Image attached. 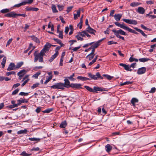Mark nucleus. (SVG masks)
<instances>
[{"label":"nucleus","mask_w":156,"mask_h":156,"mask_svg":"<svg viewBox=\"0 0 156 156\" xmlns=\"http://www.w3.org/2000/svg\"><path fill=\"white\" fill-rule=\"evenodd\" d=\"M115 24L117 26L124 30H128L130 32L134 33L136 34H138V33L137 32H136L134 30H133L132 29L126 26L123 23L121 24L118 22H115Z\"/></svg>","instance_id":"f257e3e1"},{"label":"nucleus","mask_w":156,"mask_h":156,"mask_svg":"<svg viewBox=\"0 0 156 156\" xmlns=\"http://www.w3.org/2000/svg\"><path fill=\"white\" fill-rule=\"evenodd\" d=\"M112 31L114 33V34L116 36V37L118 38L122 39L124 41L125 39L123 37L120 36L119 34H121L123 35H126V34L125 32L122 30L120 29L119 30H116L115 29H113L112 30Z\"/></svg>","instance_id":"f03ea898"},{"label":"nucleus","mask_w":156,"mask_h":156,"mask_svg":"<svg viewBox=\"0 0 156 156\" xmlns=\"http://www.w3.org/2000/svg\"><path fill=\"white\" fill-rule=\"evenodd\" d=\"M37 51H36L34 53V62H36L38 60L39 62H43V56L39 53L37 54Z\"/></svg>","instance_id":"7ed1b4c3"},{"label":"nucleus","mask_w":156,"mask_h":156,"mask_svg":"<svg viewBox=\"0 0 156 156\" xmlns=\"http://www.w3.org/2000/svg\"><path fill=\"white\" fill-rule=\"evenodd\" d=\"M136 64V63H132L129 66V65H127L124 63H120L119 64V66L123 67L127 71H131L132 70V69H130V68L131 67L133 68H134Z\"/></svg>","instance_id":"20e7f679"},{"label":"nucleus","mask_w":156,"mask_h":156,"mask_svg":"<svg viewBox=\"0 0 156 156\" xmlns=\"http://www.w3.org/2000/svg\"><path fill=\"white\" fill-rule=\"evenodd\" d=\"M88 76L91 79L96 80L98 78H100L101 79H103V78L101 76L99 72L97 73L95 75H94L90 73H88Z\"/></svg>","instance_id":"39448f33"},{"label":"nucleus","mask_w":156,"mask_h":156,"mask_svg":"<svg viewBox=\"0 0 156 156\" xmlns=\"http://www.w3.org/2000/svg\"><path fill=\"white\" fill-rule=\"evenodd\" d=\"M51 88L54 89H60L63 90L65 89L64 86L63 85V83H57L51 86Z\"/></svg>","instance_id":"423d86ee"},{"label":"nucleus","mask_w":156,"mask_h":156,"mask_svg":"<svg viewBox=\"0 0 156 156\" xmlns=\"http://www.w3.org/2000/svg\"><path fill=\"white\" fill-rule=\"evenodd\" d=\"M122 20L125 22L130 24L136 25L137 24V22L135 20L123 19Z\"/></svg>","instance_id":"0eeeda50"},{"label":"nucleus","mask_w":156,"mask_h":156,"mask_svg":"<svg viewBox=\"0 0 156 156\" xmlns=\"http://www.w3.org/2000/svg\"><path fill=\"white\" fill-rule=\"evenodd\" d=\"M82 84L80 83H71L70 84V87L73 88L79 89L80 88H82Z\"/></svg>","instance_id":"6e6552de"},{"label":"nucleus","mask_w":156,"mask_h":156,"mask_svg":"<svg viewBox=\"0 0 156 156\" xmlns=\"http://www.w3.org/2000/svg\"><path fill=\"white\" fill-rule=\"evenodd\" d=\"M64 83H63L64 87L69 88L70 87V84L69 81L66 78L64 80Z\"/></svg>","instance_id":"1a4fd4ad"},{"label":"nucleus","mask_w":156,"mask_h":156,"mask_svg":"<svg viewBox=\"0 0 156 156\" xmlns=\"http://www.w3.org/2000/svg\"><path fill=\"white\" fill-rule=\"evenodd\" d=\"M5 16L8 17L15 18L16 16V13L14 12H11L5 15Z\"/></svg>","instance_id":"9d476101"},{"label":"nucleus","mask_w":156,"mask_h":156,"mask_svg":"<svg viewBox=\"0 0 156 156\" xmlns=\"http://www.w3.org/2000/svg\"><path fill=\"white\" fill-rule=\"evenodd\" d=\"M104 38L100 40H99L97 41L96 43H94V44H93L92 45H91V46L92 48L95 49L97 48L100 45V43L104 39Z\"/></svg>","instance_id":"9b49d317"},{"label":"nucleus","mask_w":156,"mask_h":156,"mask_svg":"<svg viewBox=\"0 0 156 156\" xmlns=\"http://www.w3.org/2000/svg\"><path fill=\"white\" fill-rule=\"evenodd\" d=\"M85 30L86 32H88L90 34H94V35H95L94 32H96V30L92 28L90 26H89V27L87 28Z\"/></svg>","instance_id":"f8f14e48"},{"label":"nucleus","mask_w":156,"mask_h":156,"mask_svg":"<svg viewBox=\"0 0 156 156\" xmlns=\"http://www.w3.org/2000/svg\"><path fill=\"white\" fill-rule=\"evenodd\" d=\"M146 71V68L145 67H142L139 68L137 71V73L139 75L144 73Z\"/></svg>","instance_id":"ddd939ff"},{"label":"nucleus","mask_w":156,"mask_h":156,"mask_svg":"<svg viewBox=\"0 0 156 156\" xmlns=\"http://www.w3.org/2000/svg\"><path fill=\"white\" fill-rule=\"evenodd\" d=\"M136 11L140 14H143L145 12V10L143 7H139L136 10Z\"/></svg>","instance_id":"4468645a"},{"label":"nucleus","mask_w":156,"mask_h":156,"mask_svg":"<svg viewBox=\"0 0 156 156\" xmlns=\"http://www.w3.org/2000/svg\"><path fill=\"white\" fill-rule=\"evenodd\" d=\"M97 91H105L104 88H102L99 87H94V93H97Z\"/></svg>","instance_id":"2eb2a0df"},{"label":"nucleus","mask_w":156,"mask_h":156,"mask_svg":"<svg viewBox=\"0 0 156 156\" xmlns=\"http://www.w3.org/2000/svg\"><path fill=\"white\" fill-rule=\"evenodd\" d=\"M13 69H16L15 64L14 63H11L9 65L7 70L8 71H10Z\"/></svg>","instance_id":"dca6fc26"},{"label":"nucleus","mask_w":156,"mask_h":156,"mask_svg":"<svg viewBox=\"0 0 156 156\" xmlns=\"http://www.w3.org/2000/svg\"><path fill=\"white\" fill-rule=\"evenodd\" d=\"M139 102V100L136 98H133L131 100V103L133 106H135V103Z\"/></svg>","instance_id":"f3484780"},{"label":"nucleus","mask_w":156,"mask_h":156,"mask_svg":"<svg viewBox=\"0 0 156 156\" xmlns=\"http://www.w3.org/2000/svg\"><path fill=\"white\" fill-rule=\"evenodd\" d=\"M122 16V14H115L114 15V17L116 20L119 21L120 20Z\"/></svg>","instance_id":"a211bd4d"},{"label":"nucleus","mask_w":156,"mask_h":156,"mask_svg":"<svg viewBox=\"0 0 156 156\" xmlns=\"http://www.w3.org/2000/svg\"><path fill=\"white\" fill-rule=\"evenodd\" d=\"M80 9H79L77 11V14H74V18L75 20H76L78 17L80 16Z\"/></svg>","instance_id":"6ab92c4d"},{"label":"nucleus","mask_w":156,"mask_h":156,"mask_svg":"<svg viewBox=\"0 0 156 156\" xmlns=\"http://www.w3.org/2000/svg\"><path fill=\"white\" fill-rule=\"evenodd\" d=\"M136 31H138V32H140V33H141L143 36L144 37H147V35L144 32L141 30L138 29V28L137 27H134V28Z\"/></svg>","instance_id":"aec40b11"},{"label":"nucleus","mask_w":156,"mask_h":156,"mask_svg":"<svg viewBox=\"0 0 156 156\" xmlns=\"http://www.w3.org/2000/svg\"><path fill=\"white\" fill-rule=\"evenodd\" d=\"M136 31H138V32H140V33H141L143 36L144 37H147V35L144 32L141 30L138 29V28L137 27H134V28Z\"/></svg>","instance_id":"412c9836"},{"label":"nucleus","mask_w":156,"mask_h":156,"mask_svg":"<svg viewBox=\"0 0 156 156\" xmlns=\"http://www.w3.org/2000/svg\"><path fill=\"white\" fill-rule=\"evenodd\" d=\"M136 31H138V32H140V33H141L143 36L144 37H147V35L144 32L141 30L138 29V28L137 27H134V28Z\"/></svg>","instance_id":"4be33fe9"},{"label":"nucleus","mask_w":156,"mask_h":156,"mask_svg":"<svg viewBox=\"0 0 156 156\" xmlns=\"http://www.w3.org/2000/svg\"><path fill=\"white\" fill-rule=\"evenodd\" d=\"M58 54V52H56L54 55H52L50 59L49 60L50 62H52L54 59L56 58Z\"/></svg>","instance_id":"5701e85b"},{"label":"nucleus","mask_w":156,"mask_h":156,"mask_svg":"<svg viewBox=\"0 0 156 156\" xmlns=\"http://www.w3.org/2000/svg\"><path fill=\"white\" fill-rule=\"evenodd\" d=\"M26 73V70L23 69L19 72L17 73V75L20 77H22Z\"/></svg>","instance_id":"b1692460"},{"label":"nucleus","mask_w":156,"mask_h":156,"mask_svg":"<svg viewBox=\"0 0 156 156\" xmlns=\"http://www.w3.org/2000/svg\"><path fill=\"white\" fill-rule=\"evenodd\" d=\"M77 78L78 80H80L83 81H86L87 80H90L89 78L80 76H78Z\"/></svg>","instance_id":"393cba45"},{"label":"nucleus","mask_w":156,"mask_h":156,"mask_svg":"<svg viewBox=\"0 0 156 156\" xmlns=\"http://www.w3.org/2000/svg\"><path fill=\"white\" fill-rule=\"evenodd\" d=\"M30 37L35 42L37 43H40V41L39 40V39L37 37H35L34 36H30Z\"/></svg>","instance_id":"a878e982"},{"label":"nucleus","mask_w":156,"mask_h":156,"mask_svg":"<svg viewBox=\"0 0 156 156\" xmlns=\"http://www.w3.org/2000/svg\"><path fill=\"white\" fill-rule=\"evenodd\" d=\"M28 139L33 141H35V143H37L38 142H39L40 140V139L39 138H29Z\"/></svg>","instance_id":"bb28decb"},{"label":"nucleus","mask_w":156,"mask_h":156,"mask_svg":"<svg viewBox=\"0 0 156 156\" xmlns=\"http://www.w3.org/2000/svg\"><path fill=\"white\" fill-rule=\"evenodd\" d=\"M67 125V123L66 121L62 122L60 124L59 126L60 128H65Z\"/></svg>","instance_id":"cd10ccee"},{"label":"nucleus","mask_w":156,"mask_h":156,"mask_svg":"<svg viewBox=\"0 0 156 156\" xmlns=\"http://www.w3.org/2000/svg\"><path fill=\"white\" fill-rule=\"evenodd\" d=\"M51 46V45L49 43H47L44 46L43 48L47 51L50 48Z\"/></svg>","instance_id":"c85d7f7f"},{"label":"nucleus","mask_w":156,"mask_h":156,"mask_svg":"<svg viewBox=\"0 0 156 156\" xmlns=\"http://www.w3.org/2000/svg\"><path fill=\"white\" fill-rule=\"evenodd\" d=\"M105 147L106 148V151L108 152H109L111 150H112V146L109 144H108L105 146Z\"/></svg>","instance_id":"c756f323"},{"label":"nucleus","mask_w":156,"mask_h":156,"mask_svg":"<svg viewBox=\"0 0 156 156\" xmlns=\"http://www.w3.org/2000/svg\"><path fill=\"white\" fill-rule=\"evenodd\" d=\"M6 57H4L3 58L2 61L1 62V65L2 66V67L4 68L5 67V64L6 62Z\"/></svg>","instance_id":"7c9ffc66"},{"label":"nucleus","mask_w":156,"mask_h":156,"mask_svg":"<svg viewBox=\"0 0 156 156\" xmlns=\"http://www.w3.org/2000/svg\"><path fill=\"white\" fill-rule=\"evenodd\" d=\"M23 62H22L17 63L15 66V69H19L23 65Z\"/></svg>","instance_id":"2f4dec72"},{"label":"nucleus","mask_w":156,"mask_h":156,"mask_svg":"<svg viewBox=\"0 0 156 156\" xmlns=\"http://www.w3.org/2000/svg\"><path fill=\"white\" fill-rule=\"evenodd\" d=\"M54 40L58 44H59L61 46H64V44H63V43H62L61 41L58 39H56V38H54Z\"/></svg>","instance_id":"473e14b6"},{"label":"nucleus","mask_w":156,"mask_h":156,"mask_svg":"<svg viewBox=\"0 0 156 156\" xmlns=\"http://www.w3.org/2000/svg\"><path fill=\"white\" fill-rule=\"evenodd\" d=\"M27 129H25L24 130H21L17 132L18 134H20L22 133L26 134L27 133Z\"/></svg>","instance_id":"72a5a7b5"},{"label":"nucleus","mask_w":156,"mask_h":156,"mask_svg":"<svg viewBox=\"0 0 156 156\" xmlns=\"http://www.w3.org/2000/svg\"><path fill=\"white\" fill-rule=\"evenodd\" d=\"M133 83V82H131V81H126L124 83H121L120 84V85L121 86H123L125 85H129L131 84L132 83Z\"/></svg>","instance_id":"f704fd0d"},{"label":"nucleus","mask_w":156,"mask_h":156,"mask_svg":"<svg viewBox=\"0 0 156 156\" xmlns=\"http://www.w3.org/2000/svg\"><path fill=\"white\" fill-rule=\"evenodd\" d=\"M150 60V59L148 58H140L139 59V60L140 61V62H147Z\"/></svg>","instance_id":"c9c22d12"},{"label":"nucleus","mask_w":156,"mask_h":156,"mask_svg":"<svg viewBox=\"0 0 156 156\" xmlns=\"http://www.w3.org/2000/svg\"><path fill=\"white\" fill-rule=\"evenodd\" d=\"M51 9L52 12L54 13H57L58 12V10H57L55 6V5H53L52 6Z\"/></svg>","instance_id":"e433bc0d"},{"label":"nucleus","mask_w":156,"mask_h":156,"mask_svg":"<svg viewBox=\"0 0 156 156\" xmlns=\"http://www.w3.org/2000/svg\"><path fill=\"white\" fill-rule=\"evenodd\" d=\"M17 103L16 105H17V107L19 105H20L21 103H24V100L22 99V100H17Z\"/></svg>","instance_id":"4c0bfd02"},{"label":"nucleus","mask_w":156,"mask_h":156,"mask_svg":"<svg viewBox=\"0 0 156 156\" xmlns=\"http://www.w3.org/2000/svg\"><path fill=\"white\" fill-rule=\"evenodd\" d=\"M84 87L89 91L94 93V89H93L87 86H85Z\"/></svg>","instance_id":"58836bf2"},{"label":"nucleus","mask_w":156,"mask_h":156,"mask_svg":"<svg viewBox=\"0 0 156 156\" xmlns=\"http://www.w3.org/2000/svg\"><path fill=\"white\" fill-rule=\"evenodd\" d=\"M53 108H48L45 110L43 111L42 112L43 113H49L53 111Z\"/></svg>","instance_id":"ea45409f"},{"label":"nucleus","mask_w":156,"mask_h":156,"mask_svg":"<svg viewBox=\"0 0 156 156\" xmlns=\"http://www.w3.org/2000/svg\"><path fill=\"white\" fill-rule=\"evenodd\" d=\"M95 55H90V54H89L86 57V58H88L89 59V61L91 60H92L94 57Z\"/></svg>","instance_id":"a19ab883"},{"label":"nucleus","mask_w":156,"mask_h":156,"mask_svg":"<svg viewBox=\"0 0 156 156\" xmlns=\"http://www.w3.org/2000/svg\"><path fill=\"white\" fill-rule=\"evenodd\" d=\"M31 155V154H28L25 151L22 152L20 154V155L23 156H29Z\"/></svg>","instance_id":"79ce46f5"},{"label":"nucleus","mask_w":156,"mask_h":156,"mask_svg":"<svg viewBox=\"0 0 156 156\" xmlns=\"http://www.w3.org/2000/svg\"><path fill=\"white\" fill-rule=\"evenodd\" d=\"M33 1V0H28L26 1L23 2L24 5L28 4H31Z\"/></svg>","instance_id":"37998d69"},{"label":"nucleus","mask_w":156,"mask_h":156,"mask_svg":"<svg viewBox=\"0 0 156 156\" xmlns=\"http://www.w3.org/2000/svg\"><path fill=\"white\" fill-rule=\"evenodd\" d=\"M9 9H5L1 10L0 12L2 13H4L7 12H9Z\"/></svg>","instance_id":"c03bdc74"},{"label":"nucleus","mask_w":156,"mask_h":156,"mask_svg":"<svg viewBox=\"0 0 156 156\" xmlns=\"http://www.w3.org/2000/svg\"><path fill=\"white\" fill-rule=\"evenodd\" d=\"M140 4L138 2H133L131 3L130 5L132 7H135L139 5Z\"/></svg>","instance_id":"a18cd8bd"},{"label":"nucleus","mask_w":156,"mask_h":156,"mask_svg":"<svg viewBox=\"0 0 156 156\" xmlns=\"http://www.w3.org/2000/svg\"><path fill=\"white\" fill-rule=\"evenodd\" d=\"M86 30H84V31H83L82 32L79 33L78 34L82 36L83 37H84L86 35Z\"/></svg>","instance_id":"49530a36"},{"label":"nucleus","mask_w":156,"mask_h":156,"mask_svg":"<svg viewBox=\"0 0 156 156\" xmlns=\"http://www.w3.org/2000/svg\"><path fill=\"white\" fill-rule=\"evenodd\" d=\"M103 76L106 77L107 79L109 80H110L113 78V77L106 74H103Z\"/></svg>","instance_id":"de8ad7c7"},{"label":"nucleus","mask_w":156,"mask_h":156,"mask_svg":"<svg viewBox=\"0 0 156 156\" xmlns=\"http://www.w3.org/2000/svg\"><path fill=\"white\" fill-rule=\"evenodd\" d=\"M41 72H38L36 73L33 76V77L36 79L37 78L38 76L40 75Z\"/></svg>","instance_id":"09e8293b"},{"label":"nucleus","mask_w":156,"mask_h":156,"mask_svg":"<svg viewBox=\"0 0 156 156\" xmlns=\"http://www.w3.org/2000/svg\"><path fill=\"white\" fill-rule=\"evenodd\" d=\"M52 76H50L46 80L45 82L44 83V84H47L52 79Z\"/></svg>","instance_id":"8fccbe9b"},{"label":"nucleus","mask_w":156,"mask_h":156,"mask_svg":"<svg viewBox=\"0 0 156 156\" xmlns=\"http://www.w3.org/2000/svg\"><path fill=\"white\" fill-rule=\"evenodd\" d=\"M47 51L46 50H44L43 48V49L39 53L44 56Z\"/></svg>","instance_id":"3c124183"},{"label":"nucleus","mask_w":156,"mask_h":156,"mask_svg":"<svg viewBox=\"0 0 156 156\" xmlns=\"http://www.w3.org/2000/svg\"><path fill=\"white\" fill-rule=\"evenodd\" d=\"M57 7L58 8L59 10V11H61L63 9L64 6L63 5H57Z\"/></svg>","instance_id":"603ef678"},{"label":"nucleus","mask_w":156,"mask_h":156,"mask_svg":"<svg viewBox=\"0 0 156 156\" xmlns=\"http://www.w3.org/2000/svg\"><path fill=\"white\" fill-rule=\"evenodd\" d=\"M39 85V83H36L34 84L31 87V88L33 89L34 88L37 87Z\"/></svg>","instance_id":"864d4df0"},{"label":"nucleus","mask_w":156,"mask_h":156,"mask_svg":"<svg viewBox=\"0 0 156 156\" xmlns=\"http://www.w3.org/2000/svg\"><path fill=\"white\" fill-rule=\"evenodd\" d=\"M16 73L14 71H11L9 72H7L6 73V76H8L11 74L15 75Z\"/></svg>","instance_id":"5fc2aeb1"},{"label":"nucleus","mask_w":156,"mask_h":156,"mask_svg":"<svg viewBox=\"0 0 156 156\" xmlns=\"http://www.w3.org/2000/svg\"><path fill=\"white\" fill-rule=\"evenodd\" d=\"M94 42H92L90 43L86 44L84 45L83 46V47L84 48L87 47L90 45H92L93 44H94Z\"/></svg>","instance_id":"6e6d98bb"},{"label":"nucleus","mask_w":156,"mask_h":156,"mask_svg":"<svg viewBox=\"0 0 156 156\" xmlns=\"http://www.w3.org/2000/svg\"><path fill=\"white\" fill-rule=\"evenodd\" d=\"M76 37L77 38L78 40L82 41L83 40V39L80 36L79 34L78 35H76Z\"/></svg>","instance_id":"4d7b16f0"},{"label":"nucleus","mask_w":156,"mask_h":156,"mask_svg":"<svg viewBox=\"0 0 156 156\" xmlns=\"http://www.w3.org/2000/svg\"><path fill=\"white\" fill-rule=\"evenodd\" d=\"M24 5L23 2L20 3H19L18 4H16L14 5V7H19L22 5Z\"/></svg>","instance_id":"13d9d810"},{"label":"nucleus","mask_w":156,"mask_h":156,"mask_svg":"<svg viewBox=\"0 0 156 156\" xmlns=\"http://www.w3.org/2000/svg\"><path fill=\"white\" fill-rule=\"evenodd\" d=\"M156 90V88L154 87H153L151 88V90L149 91V92L150 93H153L155 92Z\"/></svg>","instance_id":"bf43d9fd"},{"label":"nucleus","mask_w":156,"mask_h":156,"mask_svg":"<svg viewBox=\"0 0 156 156\" xmlns=\"http://www.w3.org/2000/svg\"><path fill=\"white\" fill-rule=\"evenodd\" d=\"M73 8V6L68 7L67 8L66 11H67V13H69V12Z\"/></svg>","instance_id":"052dcab7"},{"label":"nucleus","mask_w":156,"mask_h":156,"mask_svg":"<svg viewBox=\"0 0 156 156\" xmlns=\"http://www.w3.org/2000/svg\"><path fill=\"white\" fill-rule=\"evenodd\" d=\"M108 45H110L112 44H116L117 43L116 42L113 41H109L107 43Z\"/></svg>","instance_id":"680f3d73"},{"label":"nucleus","mask_w":156,"mask_h":156,"mask_svg":"<svg viewBox=\"0 0 156 156\" xmlns=\"http://www.w3.org/2000/svg\"><path fill=\"white\" fill-rule=\"evenodd\" d=\"M62 31H61L59 33L58 37L61 39L63 38Z\"/></svg>","instance_id":"e2e57ef3"},{"label":"nucleus","mask_w":156,"mask_h":156,"mask_svg":"<svg viewBox=\"0 0 156 156\" xmlns=\"http://www.w3.org/2000/svg\"><path fill=\"white\" fill-rule=\"evenodd\" d=\"M17 105H9L7 106V108H12L15 107H17Z\"/></svg>","instance_id":"0e129e2a"},{"label":"nucleus","mask_w":156,"mask_h":156,"mask_svg":"<svg viewBox=\"0 0 156 156\" xmlns=\"http://www.w3.org/2000/svg\"><path fill=\"white\" fill-rule=\"evenodd\" d=\"M41 108H42L40 107H37L36 109L35 112L37 113H39L41 110Z\"/></svg>","instance_id":"69168bd1"},{"label":"nucleus","mask_w":156,"mask_h":156,"mask_svg":"<svg viewBox=\"0 0 156 156\" xmlns=\"http://www.w3.org/2000/svg\"><path fill=\"white\" fill-rule=\"evenodd\" d=\"M29 94V93H25L24 92H20L19 94V95H25L27 96Z\"/></svg>","instance_id":"338daca9"},{"label":"nucleus","mask_w":156,"mask_h":156,"mask_svg":"<svg viewBox=\"0 0 156 156\" xmlns=\"http://www.w3.org/2000/svg\"><path fill=\"white\" fill-rule=\"evenodd\" d=\"M12 38H11L9 39V40L8 41L7 44H6V46H9L10 43L12 42Z\"/></svg>","instance_id":"774afa93"}]
</instances>
